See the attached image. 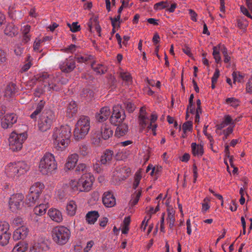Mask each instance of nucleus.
<instances>
[{"instance_id":"nucleus-7","label":"nucleus","mask_w":252,"mask_h":252,"mask_svg":"<svg viewBox=\"0 0 252 252\" xmlns=\"http://www.w3.org/2000/svg\"><path fill=\"white\" fill-rule=\"evenodd\" d=\"M44 187V185L42 183H35L30 189V193L26 196V204L29 206L39 204L41 202L39 196Z\"/></svg>"},{"instance_id":"nucleus-18","label":"nucleus","mask_w":252,"mask_h":252,"mask_svg":"<svg viewBox=\"0 0 252 252\" xmlns=\"http://www.w3.org/2000/svg\"><path fill=\"white\" fill-rule=\"evenodd\" d=\"M78 160V155L73 154L69 156L67 158V161L65 164V167L68 170L72 169L75 166Z\"/></svg>"},{"instance_id":"nucleus-39","label":"nucleus","mask_w":252,"mask_h":252,"mask_svg":"<svg viewBox=\"0 0 252 252\" xmlns=\"http://www.w3.org/2000/svg\"><path fill=\"white\" fill-rule=\"evenodd\" d=\"M69 186L73 191H81V188L79 180L78 181L71 180L69 183Z\"/></svg>"},{"instance_id":"nucleus-24","label":"nucleus","mask_w":252,"mask_h":252,"mask_svg":"<svg viewBox=\"0 0 252 252\" xmlns=\"http://www.w3.org/2000/svg\"><path fill=\"white\" fill-rule=\"evenodd\" d=\"M101 136L104 140H107L113 135V130L108 127L105 124H103L101 126Z\"/></svg>"},{"instance_id":"nucleus-52","label":"nucleus","mask_w":252,"mask_h":252,"mask_svg":"<svg viewBox=\"0 0 252 252\" xmlns=\"http://www.w3.org/2000/svg\"><path fill=\"white\" fill-rule=\"evenodd\" d=\"M233 130V127H232L231 126H229L226 129V130H224L223 131L224 136L223 137V140H225V139H226L227 138L228 136L230 134L232 133Z\"/></svg>"},{"instance_id":"nucleus-63","label":"nucleus","mask_w":252,"mask_h":252,"mask_svg":"<svg viewBox=\"0 0 252 252\" xmlns=\"http://www.w3.org/2000/svg\"><path fill=\"white\" fill-rule=\"evenodd\" d=\"M94 244V242L93 241H90L88 242L87 244L86 247L84 248V251L86 252H88L90 249L93 247Z\"/></svg>"},{"instance_id":"nucleus-59","label":"nucleus","mask_w":252,"mask_h":252,"mask_svg":"<svg viewBox=\"0 0 252 252\" xmlns=\"http://www.w3.org/2000/svg\"><path fill=\"white\" fill-rule=\"evenodd\" d=\"M86 168V165L84 163H80L76 167V171H82L84 172Z\"/></svg>"},{"instance_id":"nucleus-57","label":"nucleus","mask_w":252,"mask_h":252,"mask_svg":"<svg viewBox=\"0 0 252 252\" xmlns=\"http://www.w3.org/2000/svg\"><path fill=\"white\" fill-rule=\"evenodd\" d=\"M241 12L246 16L249 18L252 19V16L249 12L248 9L244 6H241L240 7Z\"/></svg>"},{"instance_id":"nucleus-47","label":"nucleus","mask_w":252,"mask_h":252,"mask_svg":"<svg viewBox=\"0 0 252 252\" xmlns=\"http://www.w3.org/2000/svg\"><path fill=\"white\" fill-rule=\"evenodd\" d=\"M237 73L236 72H233L232 73V76L233 79V83H235V82L237 80L238 82H241L242 80H243L244 76L240 74V72H238V76H237Z\"/></svg>"},{"instance_id":"nucleus-55","label":"nucleus","mask_w":252,"mask_h":252,"mask_svg":"<svg viewBox=\"0 0 252 252\" xmlns=\"http://www.w3.org/2000/svg\"><path fill=\"white\" fill-rule=\"evenodd\" d=\"M120 75L123 80L128 82L131 80V75L129 73L123 72Z\"/></svg>"},{"instance_id":"nucleus-34","label":"nucleus","mask_w":252,"mask_h":252,"mask_svg":"<svg viewBox=\"0 0 252 252\" xmlns=\"http://www.w3.org/2000/svg\"><path fill=\"white\" fill-rule=\"evenodd\" d=\"M141 195V190H138L137 192H135V194L132 196V199L129 203V205H130L131 207L134 206L138 203Z\"/></svg>"},{"instance_id":"nucleus-42","label":"nucleus","mask_w":252,"mask_h":252,"mask_svg":"<svg viewBox=\"0 0 252 252\" xmlns=\"http://www.w3.org/2000/svg\"><path fill=\"white\" fill-rule=\"evenodd\" d=\"M89 152V150L88 146L85 145H81L80 146L79 149V153L80 155L82 156L83 157H85L88 155Z\"/></svg>"},{"instance_id":"nucleus-26","label":"nucleus","mask_w":252,"mask_h":252,"mask_svg":"<svg viewBox=\"0 0 252 252\" xmlns=\"http://www.w3.org/2000/svg\"><path fill=\"white\" fill-rule=\"evenodd\" d=\"M44 87L47 89L48 91H54L58 92L60 91L62 89V87L61 85V83L58 82L56 80L54 82H52L51 83H49L48 85L46 86V85H44Z\"/></svg>"},{"instance_id":"nucleus-48","label":"nucleus","mask_w":252,"mask_h":252,"mask_svg":"<svg viewBox=\"0 0 252 252\" xmlns=\"http://www.w3.org/2000/svg\"><path fill=\"white\" fill-rule=\"evenodd\" d=\"M141 176L138 174H136L134 177V181L133 184V188L135 189L138 186L140 181L141 180Z\"/></svg>"},{"instance_id":"nucleus-9","label":"nucleus","mask_w":252,"mask_h":252,"mask_svg":"<svg viewBox=\"0 0 252 252\" xmlns=\"http://www.w3.org/2000/svg\"><path fill=\"white\" fill-rule=\"evenodd\" d=\"M27 139V134L25 133L17 134L13 131L9 138V146L13 152L21 150L24 141Z\"/></svg>"},{"instance_id":"nucleus-36","label":"nucleus","mask_w":252,"mask_h":252,"mask_svg":"<svg viewBox=\"0 0 252 252\" xmlns=\"http://www.w3.org/2000/svg\"><path fill=\"white\" fill-rule=\"evenodd\" d=\"M10 233H6L2 234H0V245L2 246L6 245L10 238Z\"/></svg>"},{"instance_id":"nucleus-58","label":"nucleus","mask_w":252,"mask_h":252,"mask_svg":"<svg viewBox=\"0 0 252 252\" xmlns=\"http://www.w3.org/2000/svg\"><path fill=\"white\" fill-rule=\"evenodd\" d=\"M189 14H190L191 16V19L193 21H196V17L197 16V13L192 9H189Z\"/></svg>"},{"instance_id":"nucleus-19","label":"nucleus","mask_w":252,"mask_h":252,"mask_svg":"<svg viewBox=\"0 0 252 252\" xmlns=\"http://www.w3.org/2000/svg\"><path fill=\"white\" fill-rule=\"evenodd\" d=\"M114 152L110 150H106L101 156L100 162L102 164L109 163L113 157Z\"/></svg>"},{"instance_id":"nucleus-49","label":"nucleus","mask_w":252,"mask_h":252,"mask_svg":"<svg viewBox=\"0 0 252 252\" xmlns=\"http://www.w3.org/2000/svg\"><path fill=\"white\" fill-rule=\"evenodd\" d=\"M78 23L73 22L71 24V31L72 32H79L81 30V27L80 25H78Z\"/></svg>"},{"instance_id":"nucleus-6","label":"nucleus","mask_w":252,"mask_h":252,"mask_svg":"<svg viewBox=\"0 0 252 252\" xmlns=\"http://www.w3.org/2000/svg\"><path fill=\"white\" fill-rule=\"evenodd\" d=\"M51 234L53 241L58 245L63 246L68 242L70 231L66 227L58 226L53 228Z\"/></svg>"},{"instance_id":"nucleus-21","label":"nucleus","mask_w":252,"mask_h":252,"mask_svg":"<svg viewBox=\"0 0 252 252\" xmlns=\"http://www.w3.org/2000/svg\"><path fill=\"white\" fill-rule=\"evenodd\" d=\"M4 32L6 35L12 37L17 34L18 28L13 23H9L5 28Z\"/></svg>"},{"instance_id":"nucleus-53","label":"nucleus","mask_w":252,"mask_h":252,"mask_svg":"<svg viewBox=\"0 0 252 252\" xmlns=\"http://www.w3.org/2000/svg\"><path fill=\"white\" fill-rule=\"evenodd\" d=\"M44 91L43 90L42 86L38 87L35 89L34 93V94L36 97H40V96L43 93Z\"/></svg>"},{"instance_id":"nucleus-38","label":"nucleus","mask_w":252,"mask_h":252,"mask_svg":"<svg viewBox=\"0 0 252 252\" xmlns=\"http://www.w3.org/2000/svg\"><path fill=\"white\" fill-rule=\"evenodd\" d=\"M47 77H48V75L46 74H42V75L40 74H37V75L34 76V77L31 80L30 83L32 85H34V84H35L36 81H39V82L44 81V80L45 79H47Z\"/></svg>"},{"instance_id":"nucleus-54","label":"nucleus","mask_w":252,"mask_h":252,"mask_svg":"<svg viewBox=\"0 0 252 252\" xmlns=\"http://www.w3.org/2000/svg\"><path fill=\"white\" fill-rule=\"evenodd\" d=\"M7 60L5 52L2 50H0V63H4Z\"/></svg>"},{"instance_id":"nucleus-31","label":"nucleus","mask_w":252,"mask_h":252,"mask_svg":"<svg viewBox=\"0 0 252 252\" xmlns=\"http://www.w3.org/2000/svg\"><path fill=\"white\" fill-rule=\"evenodd\" d=\"M82 97L85 98L87 100H92L94 96V92L90 89H84L80 94Z\"/></svg>"},{"instance_id":"nucleus-1","label":"nucleus","mask_w":252,"mask_h":252,"mask_svg":"<svg viewBox=\"0 0 252 252\" xmlns=\"http://www.w3.org/2000/svg\"><path fill=\"white\" fill-rule=\"evenodd\" d=\"M125 112L124 109L119 105L113 107L112 114L110 117V122L112 125L117 126L115 136L118 138L125 135L128 132V125L123 123L126 119Z\"/></svg>"},{"instance_id":"nucleus-28","label":"nucleus","mask_w":252,"mask_h":252,"mask_svg":"<svg viewBox=\"0 0 252 252\" xmlns=\"http://www.w3.org/2000/svg\"><path fill=\"white\" fill-rule=\"evenodd\" d=\"M168 212V217L167 220L169 221V226L170 229L172 228L174 226V222L175 221V219L174 217L175 215V211L173 208H168L167 209Z\"/></svg>"},{"instance_id":"nucleus-17","label":"nucleus","mask_w":252,"mask_h":252,"mask_svg":"<svg viewBox=\"0 0 252 252\" xmlns=\"http://www.w3.org/2000/svg\"><path fill=\"white\" fill-rule=\"evenodd\" d=\"M48 215L54 221L60 222L63 220V216L61 212L56 209H50L49 210Z\"/></svg>"},{"instance_id":"nucleus-4","label":"nucleus","mask_w":252,"mask_h":252,"mask_svg":"<svg viewBox=\"0 0 252 252\" xmlns=\"http://www.w3.org/2000/svg\"><path fill=\"white\" fill-rule=\"evenodd\" d=\"M29 169V165L23 161L10 163L5 169L7 175L13 179L25 174Z\"/></svg>"},{"instance_id":"nucleus-8","label":"nucleus","mask_w":252,"mask_h":252,"mask_svg":"<svg viewBox=\"0 0 252 252\" xmlns=\"http://www.w3.org/2000/svg\"><path fill=\"white\" fill-rule=\"evenodd\" d=\"M55 120V115L53 111L50 109L44 110L38 121V129L41 132L50 129Z\"/></svg>"},{"instance_id":"nucleus-33","label":"nucleus","mask_w":252,"mask_h":252,"mask_svg":"<svg viewBox=\"0 0 252 252\" xmlns=\"http://www.w3.org/2000/svg\"><path fill=\"white\" fill-rule=\"evenodd\" d=\"M38 205L34 208V214L36 216H42L46 213V209L44 208V205L41 202Z\"/></svg>"},{"instance_id":"nucleus-10","label":"nucleus","mask_w":252,"mask_h":252,"mask_svg":"<svg viewBox=\"0 0 252 252\" xmlns=\"http://www.w3.org/2000/svg\"><path fill=\"white\" fill-rule=\"evenodd\" d=\"M24 196L22 193H14L9 199L8 204L10 210L15 212L23 209L24 206Z\"/></svg>"},{"instance_id":"nucleus-5","label":"nucleus","mask_w":252,"mask_h":252,"mask_svg":"<svg viewBox=\"0 0 252 252\" xmlns=\"http://www.w3.org/2000/svg\"><path fill=\"white\" fill-rule=\"evenodd\" d=\"M39 168L43 175H48L56 170L57 168V163L55 157L51 153H46L40 160Z\"/></svg>"},{"instance_id":"nucleus-56","label":"nucleus","mask_w":252,"mask_h":252,"mask_svg":"<svg viewBox=\"0 0 252 252\" xmlns=\"http://www.w3.org/2000/svg\"><path fill=\"white\" fill-rule=\"evenodd\" d=\"M246 91L248 93L252 92V75L247 84Z\"/></svg>"},{"instance_id":"nucleus-13","label":"nucleus","mask_w":252,"mask_h":252,"mask_svg":"<svg viewBox=\"0 0 252 252\" xmlns=\"http://www.w3.org/2000/svg\"><path fill=\"white\" fill-rule=\"evenodd\" d=\"M60 67L62 72L68 73L75 68V62L72 59H66Z\"/></svg>"},{"instance_id":"nucleus-50","label":"nucleus","mask_w":252,"mask_h":252,"mask_svg":"<svg viewBox=\"0 0 252 252\" xmlns=\"http://www.w3.org/2000/svg\"><path fill=\"white\" fill-rule=\"evenodd\" d=\"M158 119V115L156 113H152L151 116V119H150V123L149 125H147V128L148 129H150L151 128V126H153L152 125L153 123H154Z\"/></svg>"},{"instance_id":"nucleus-14","label":"nucleus","mask_w":252,"mask_h":252,"mask_svg":"<svg viewBox=\"0 0 252 252\" xmlns=\"http://www.w3.org/2000/svg\"><path fill=\"white\" fill-rule=\"evenodd\" d=\"M102 202L106 207H112L116 204V199L110 191L104 192L102 197Z\"/></svg>"},{"instance_id":"nucleus-32","label":"nucleus","mask_w":252,"mask_h":252,"mask_svg":"<svg viewBox=\"0 0 252 252\" xmlns=\"http://www.w3.org/2000/svg\"><path fill=\"white\" fill-rule=\"evenodd\" d=\"M95 63H93L91 64L92 68L97 74H104L107 71V68L101 64H98L96 66H94Z\"/></svg>"},{"instance_id":"nucleus-40","label":"nucleus","mask_w":252,"mask_h":252,"mask_svg":"<svg viewBox=\"0 0 252 252\" xmlns=\"http://www.w3.org/2000/svg\"><path fill=\"white\" fill-rule=\"evenodd\" d=\"M124 104L125 105V108L129 113L133 112L136 106L133 103H132L131 101L128 100L125 101L124 102Z\"/></svg>"},{"instance_id":"nucleus-45","label":"nucleus","mask_w":252,"mask_h":252,"mask_svg":"<svg viewBox=\"0 0 252 252\" xmlns=\"http://www.w3.org/2000/svg\"><path fill=\"white\" fill-rule=\"evenodd\" d=\"M238 100L234 97L227 98L226 99V102L228 104L231 103V106L234 107H236L239 105Z\"/></svg>"},{"instance_id":"nucleus-62","label":"nucleus","mask_w":252,"mask_h":252,"mask_svg":"<svg viewBox=\"0 0 252 252\" xmlns=\"http://www.w3.org/2000/svg\"><path fill=\"white\" fill-rule=\"evenodd\" d=\"M183 51L184 52V53H185L189 57H191V56H192V54L190 52V49L187 46H186L185 48H183Z\"/></svg>"},{"instance_id":"nucleus-51","label":"nucleus","mask_w":252,"mask_h":252,"mask_svg":"<svg viewBox=\"0 0 252 252\" xmlns=\"http://www.w3.org/2000/svg\"><path fill=\"white\" fill-rule=\"evenodd\" d=\"M226 126L229 124L234 125L235 122H232V119L230 115H225L222 121Z\"/></svg>"},{"instance_id":"nucleus-15","label":"nucleus","mask_w":252,"mask_h":252,"mask_svg":"<svg viewBox=\"0 0 252 252\" xmlns=\"http://www.w3.org/2000/svg\"><path fill=\"white\" fill-rule=\"evenodd\" d=\"M111 113L110 110L108 107L105 106L101 108L98 113L95 115L96 119L99 122H103L106 121Z\"/></svg>"},{"instance_id":"nucleus-25","label":"nucleus","mask_w":252,"mask_h":252,"mask_svg":"<svg viewBox=\"0 0 252 252\" xmlns=\"http://www.w3.org/2000/svg\"><path fill=\"white\" fill-rule=\"evenodd\" d=\"M192 154L194 156H202L204 153L203 146L197 145L196 143H192L191 145Z\"/></svg>"},{"instance_id":"nucleus-16","label":"nucleus","mask_w":252,"mask_h":252,"mask_svg":"<svg viewBox=\"0 0 252 252\" xmlns=\"http://www.w3.org/2000/svg\"><path fill=\"white\" fill-rule=\"evenodd\" d=\"M78 111L77 104L74 101H71L67 105L66 116L69 118H71L75 116Z\"/></svg>"},{"instance_id":"nucleus-43","label":"nucleus","mask_w":252,"mask_h":252,"mask_svg":"<svg viewBox=\"0 0 252 252\" xmlns=\"http://www.w3.org/2000/svg\"><path fill=\"white\" fill-rule=\"evenodd\" d=\"M9 230V224L8 223L3 222L0 224V234H2L8 232Z\"/></svg>"},{"instance_id":"nucleus-61","label":"nucleus","mask_w":252,"mask_h":252,"mask_svg":"<svg viewBox=\"0 0 252 252\" xmlns=\"http://www.w3.org/2000/svg\"><path fill=\"white\" fill-rule=\"evenodd\" d=\"M91 57V56H90L89 57H85V58L83 56H81V57H78L76 58V59L79 63H85L87 61H88L90 59Z\"/></svg>"},{"instance_id":"nucleus-37","label":"nucleus","mask_w":252,"mask_h":252,"mask_svg":"<svg viewBox=\"0 0 252 252\" xmlns=\"http://www.w3.org/2000/svg\"><path fill=\"white\" fill-rule=\"evenodd\" d=\"M22 238V240L25 239L28 236L29 230L25 226H22L16 229Z\"/></svg>"},{"instance_id":"nucleus-3","label":"nucleus","mask_w":252,"mask_h":252,"mask_svg":"<svg viewBox=\"0 0 252 252\" xmlns=\"http://www.w3.org/2000/svg\"><path fill=\"white\" fill-rule=\"evenodd\" d=\"M90 129V119L88 116H81L75 125L73 135L76 140L83 139Z\"/></svg>"},{"instance_id":"nucleus-11","label":"nucleus","mask_w":252,"mask_h":252,"mask_svg":"<svg viewBox=\"0 0 252 252\" xmlns=\"http://www.w3.org/2000/svg\"><path fill=\"white\" fill-rule=\"evenodd\" d=\"M94 177L90 173L84 174L79 179L81 191H89L91 189Z\"/></svg>"},{"instance_id":"nucleus-60","label":"nucleus","mask_w":252,"mask_h":252,"mask_svg":"<svg viewBox=\"0 0 252 252\" xmlns=\"http://www.w3.org/2000/svg\"><path fill=\"white\" fill-rule=\"evenodd\" d=\"M220 76V71L218 68H216L215 72L212 78V82H217L218 78Z\"/></svg>"},{"instance_id":"nucleus-64","label":"nucleus","mask_w":252,"mask_h":252,"mask_svg":"<svg viewBox=\"0 0 252 252\" xmlns=\"http://www.w3.org/2000/svg\"><path fill=\"white\" fill-rule=\"evenodd\" d=\"M189 158L190 155L188 153H185L180 159L183 162H188Z\"/></svg>"},{"instance_id":"nucleus-27","label":"nucleus","mask_w":252,"mask_h":252,"mask_svg":"<svg viewBox=\"0 0 252 252\" xmlns=\"http://www.w3.org/2000/svg\"><path fill=\"white\" fill-rule=\"evenodd\" d=\"M77 208V205L75 202L73 201H70L66 205V211L68 215L73 216L75 213Z\"/></svg>"},{"instance_id":"nucleus-20","label":"nucleus","mask_w":252,"mask_h":252,"mask_svg":"<svg viewBox=\"0 0 252 252\" xmlns=\"http://www.w3.org/2000/svg\"><path fill=\"white\" fill-rule=\"evenodd\" d=\"M146 114V109L144 107H142L140 110V115L139 116V124L142 128H144L148 124V118L145 116Z\"/></svg>"},{"instance_id":"nucleus-44","label":"nucleus","mask_w":252,"mask_h":252,"mask_svg":"<svg viewBox=\"0 0 252 252\" xmlns=\"http://www.w3.org/2000/svg\"><path fill=\"white\" fill-rule=\"evenodd\" d=\"M43 251V248L40 243H35L34 245L30 248V252H41Z\"/></svg>"},{"instance_id":"nucleus-29","label":"nucleus","mask_w":252,"mask_h":252,"mask_svg":"<svg viewBox=\"0 0 252 252\" xmlns=\"http://www.w3.org/2000/svg\"><path fill=\"white\" fill-rule=\"evenodd\" d=\"M16 84L11 83L8 84L5 90V96L9 97H12L15 93Z\"/></svg>"},{"instance_id":"nucleus-30","label":"nucleus","mask_w":252,"mask_h":252,"mask_svg":"<svg viewBox=\"0 0 252 252\" xmlns=\"http://www.w3.org/2000/svg\"><path fill=\"white\" fill-rule=\"evenodd\" d=\"M44 104L45 102L44 101H40L37 105L35 110L31 115L30 117L35 121L37 115L41 112L42 110L44 108Z\"/></svg>"},{"instance_id":"nucleus-12","label":"nucleus","mask_w":252,"mask_h":252,"mask_svg":"<svg viewBox=\"0 0 252 252\" xmlns=\"http://www.w3.org/2000/svg\"><path fill=\"white\" fill-rule=\"evenodd\" d=\"M17 121V117L16 114L14 113L6 114L1 120V126L3 128L7 129L12 127Z\"/></svg>"},{"instance_id":"nucleus-41","label":"nucleus","mask_w":252,"mask_h":252,"mask_svg":"<svg viewBox=\"0 0 252 252\" xmlns=\"http://www.w3.org/2000/svg\"><path fill=\"white\" fill-rule=\"evenodd\" d=\"M184 133H186L187 131H191L192 130V122L188 121L184 123L182 126Z\"/></svg>"},{"instance_id":"nucleus-46","label":"nucleus","mask_w":252,"mask_h":252,"mask_svg":"<svg viewBox=\"0 0 252 252\" xmlns=\"http://www.w3.org/2000/svg\"><path fill=\"white\" fill-rule=\"evenodd\" d=\"M167 1H160L156 3L154 6L155 10H158V9H162L167 7L168 5H165V3H167Z\"/></svg>"},{"instance_id":"nucleus-35","label":"nucleus","mask_w":252,"mask_h":252,"mask_svg":"<svg viewBox=\"0 0 252 252\" xmlns=\"http://www.w3.org/2000/svg\"><path fill=\"white\" fill-rule=\"evenodd\" d=\"M219 49L221 50L222 54L224 57V62L225 63H228L230 60V57H229L227 53V49L224 45H221L220 44L218 45Z\"/></svg>"},{"instance_id":"nucleus-23","label":"nucleus","mask_w":252,"mask_h":252,"mask_svg":"<svg viewBox=\"0 0 252 252\" xmlns=\"http://www.w3.org/2000/svg\"><path fill=\"white\" fill-rule=\"evenodd\" d=\"M28 248V244L26 241H21L15 246L12 252H25Z\"/></svg>"},{"instance_id":"nucleus-22","label":"nucleus","mask_w":252,"mask_h":252,"mask_svg":"<svg viewBox=\"0 0 252 252\" xmlns=\"http://www.w3.org/2000/svg\"><path fill=\"white\" fill-rule=\"evenodd\" d=\"M99 217V213L96 211L89 212L86 216V220L89 224H94Z\"/></svg>"},{"instance_id":"nucleus-2","label":"nucleus","mask_w":252,"mask_h":252,"mask_svg":"<svg viewBox=\"0 0 252 252\" xmlns=\"http://www.w3.org/2000/svg\"><path fill=\"white\" fill-rule=\"evenodd\" d=\"M71 135V128L68 125L62 126L60 128L54 129L52 137L54 144L58 150L62 151L68 145Z\"/></svg>"}]
</instances>
